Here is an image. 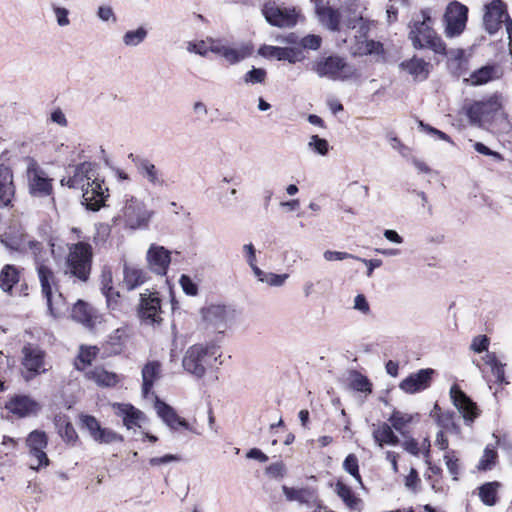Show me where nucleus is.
<instances>
[{"label": "nucleus", "instance_id": "obj_23", "mask_svg": "<svg viewBox=\"0 0 512 512\" xmlns=\"http://www.w3.org/2000/svg\"><path fill=\"white\" fill-rule=\"evenodd\" d=\"M154 407H155V410H156L158 416L171 429L177 430L179 427H182L186 430H191L190 425L186 422V420L181 418L176 413V411L171 406L166 404L165 402L157 399Z\"/></svg>", "mask_w": 512, "mask_h": 512}, {"label": "nucleus", "instance_id": "obj_39", "mask_svg": "<svg viewBox=\"0 0 512 512\" xmlns=\"http://www.w3.org/2000/svg\"><path fill=\"white\" fill-rule=\"evenodd\" d=\"M437 406L435 407L436 422L443 431L453 432L458 434L460 432L459 425L455 422V415L453 412H443L439 410L437 412Z\"/></svg>", "mask_w": 512, "mask_h": 512}, {"label": "nucleus", "instance_id": "obj_12", "mask_svg": "<svg viewBox=\"0 0 512 512\" xmlns=\"http://www.w3.org/2000/svg\"><path fill=\"white\" fill-rule=\"evenodd\" d=\"M312 70L319 77H326L332 80H346L355 76L356 70L353 66L347 64L341 57L330 56L315 61L312 64Z\"/></svg>", "mask_w": 512, "mask_h": 512}, {"label": "nucleus", "instance_id": "obj_42", "mask_svg": "<svg viewBox=\"0 0 512 512\" xmlns=\"http://www.w3.org/2000/svg\"><path fill=\"white\" fill-rule=\"evenodd\" d=\"M98 349L95 346L81 347L77 359L75 360V367L78 370H84L86 366L90 365L95 359Z\"/></svg>", "mask_w": 512, "mask_h": 512}, {"label": "nucleus", "instance_id": "obj_30", "mask_svg": "<svg viewBox=\"0 0 512 512\" xmlns=\"http://www.w3.org/2000/svg\"><path fill=\"white\" fill-rule=\"evenodd\" d=\"M335 492L343 501L345 506L354 512H361L363 509V501L355 495L349 486L341 481H338L335 486Z\"/></svg>", "mask_w": 512, "mask_h": 512}, {"label": "nucleus", "instance_id": "obj_27", "mask_svg": "<svg viewBox=\"0 0 512 512\" xmlns=\"http://www.w3.org/2000/svg\"><path fill=\"white\" fill-rule=\"evenodd\" d=\"M315 9L319 21L332 31L340 30L341 14L338 10L323 4V0H315Z\"/></svg>", "mask_w": 512, "mask_h": 512}, {"label": "nucleus", "instance_id": "obj_17", "mask_svg": "<svg viewBox=\"0 0 512 512\" xmlns=\"http://www.w3.org/2000/svg\"><path fill=\"white\" fill-rule=\"evenodd\" d=\"M139 316L147 324H159L162 321L161 300L157 292L146 290L140 295Z\"/></svg>", "mask_w": 512, "mask_h": 512}, {"label": "nucleus", "instance_id": "obj_54", "mask_svg": "<svg viewBox=\"0 0 512 512\" xmlns=\"http://www.w3.org/2000/svg\"><path fill=\"white\" fill-rule=\"evenodd\" d=\"M323 258L327 262L333 261H343L346 259H359L358 256L353 254L342 252V251H334V250H326L323 252Z\"/></svg>", "mask_w": 512, "mask_h": 512}, {"label": "nucleus", "instance_id": "obj_1", "mask_svg": "<svg viewBox=\"0 0 512 512\" xmlns=\"http://www.w3.org/2000/svg\"><path fill=\"white\" fill-rule=\"evenodd\" d=\"M67 177L61 179L62 186L79 189L82 191V203L91 210H98L105 200L106 188H103L95 176L93 164L83 162L70 166L67 169Z\"/></svg>", "mask_w": 512, "mask_h": 512}, {"label": "nucleus", "instance_id": "obj_60", "mask_svg": "<svg viewBox=\"0 0 512 512\" xmlns=\"http://www.w3.org/2000/svg\"><path fill=\"white\" fill-rule=\"evenodd\" d=\"M97 16L103 22L115 23L117 21L116 15L110 6H99L97 10Z\"/></svg>", "mask_w": 512, "mask_h": 512}, {"label": "nucleus", "instance_id": "obj_15", "mask_svg": "<svg viewBox=\"0 0 512 512\" xmlns=\"http://www.w3.org/2000/svg\"><path fill=\"white\" fill-rule=\"evenodd\" d=\"M468 8L458 1L451 2L444 14L445 34L447 37L460 35L466 26Z\"/></svg>", "mask_w": 512, "mask_h": 512}, {"label": "nucleus", "instance_id": "obj_36", "mask_svg": "<svg viewBox=\"0 0 512 512\" xmlns=\"http://www.w3.org/2000/svg\"><path fill=\"white\" fill-rule=\"evenodd\" d=\"M89 380L94 381L98 386L111 387L117 384L118 376L115 373L106 371L103 368H95L86 373Z\"/></svg>", "mask_w": 512, "mask_h": 512}, {"label": "nucleus", "instance_id": "obj_24", "mask_svg": "<svg viewBox=\"0 0 512 512\" xmlns=\"http://www.w3.org/2000/svg\"><path fill=\"white\" fill-rule=\"evenodd\" d=\"M259 53L264 57L287 60L289 63H296L303 60L302 52L291 47L264 45L259 49Z\"/></svg>", "mask_w": 512, "mask_h": 512}, {"label": "nucleus", "instance_id": "obj_37", "mask_svg": "<svg viewBox=\"0 0 512 512\" xmlns=\"http://www.w3.org/2000/svg\"><path fill=\"white\" fill-rule=\"evenodd\" d=\"M71 316L73 320L83 324L84 326L90 327L93 324V309L81 300L74 304Z\"/></svg>", "mask_w": 512, "mask_h": 512}, {"label": "nucleus", "instance_id": "obj_50", "mask_svg": "<svg viewBox=\"0 0 512 512\" xmlns=\"http://www.w3.org/2000/svg\"><path fill=\"white\" fill-rule=\"evenodd\" d=\"M82 428L86 429L91 438L102 428L100 422L91 415L81 414L79 416Z\"/></svg>", "mask_w": 512, "mask_h": 512}, {"label": "nucleus", "instance_id": "obj_19", "mask_svg": "<svg viewBox=\"0 0 512 512\" xmlns=\"http://www.w3.org/2000/svg\"><path fill=\"white\" fill-rule=\"evenodd\" d=\"M146 259L153 272L165 275L171 262V253L163 246L152 244L147 251Z\"/></svg>", "mask_w": 512, "mask_h": 512}, {"label": "nucleus", "instance_id": "obj_32", "mask_svg": "<svg viewBox=\"0 0 512 512\" xmlns=\"http://www.w3.org/2000/svg\"><path fill=\"white\" fill-rule=\"evenodd\" d=\"M372 435L379 447H383L385 444L395 446L399 443V438L387 423L373 425Z\"/></svg>", "mask_w": 512, "mask_h": 512}, {"label": "nucleus", "instance_id": "obj_3", "mask_svg": "<svg viewBox=\"0 0 512 512\" xmlns=\"http://www.w3.org/2000/svg\"><path fill=\"white\" fill-rule=\"evenodd\" d=\"M41 295L46 301L48 313L54 319L62 317L67 311V303L59 292L58 282L53 270L36 260Z\"/></svg>", "mask_w": 512, "mask_h": 512}, {"label": "nucleus", "instance_id": "obj_16", "mask_svg": "<svg viewBox=\"0 0 512 512\" xmlns=\"http://www.w3.org/2000/svg\"><path fill=\"white\" fill-rule=\"evenodd\" d=\"M450 397L453 405L462 416L466 425H472L479 417L480 410L475 402H473L457 385L450 389Z\"/></svg>", "mask_w": 512, "mask_h": 512}, {"label": "nucleus", "instance_id": "obj_4", "mask_svg": "<svg viewBox=\"0 0 512 512\" xmlns=\"http://www.w3.org/2000/svg\"><path fill=\"white\" fill-rule=\"evenodd\" d=\"M434 20L428 12L422 11L410 26L409 39L415 49H430L438 54H444L446 45L433 29Z\"/></svg>", "mask_w": 512, "mask_h": 512}, {"label": "nucleus", "instance_id": "obj_6", "mask_svg": "<svg viewBox=\"0 0 512 512\" xmlns=\"http://www.w3.org/2000/svg\"><path fill=\"white\" fill-rule=\"evenodd\" d=\"M153 216L154 211L148 209L143 200L129 196L124 200L114 221L132 230L147 229Z\"/></svg>", "mask_w": 512, "mask_h": 512}, {"label": "nucleus", "instance_id": "obj_35", "mask_svg": "<svg viewBox=\"0 0 512 512\" xmlns=\"http://www.w3.org/2000/svg\"><path fill=\"white\" fill-rule=\"evenodd\" d=\"M19 279L20 272L17 267L7 264L0 271V288L4 292H10Z\"/></svg>", "mask_w": 512, "mask_h": 512}, {"label": "nucleus", "instance_id": "obj_47", "mask_svg": "<svg viewBox=\"0 0 512 512\" xmlns=\"http://www.w3.org/2000/svg\"><path fill=\"white\" fill-rule=\"evenodd\" d=\"M465 110L471 124H479L482 120L487 119L481 101L470 104Z\"/></svg>", "mask_w": 512, "mask_h": 512}, {"label": "nucleus", "instance_id": "obj_2", "mask_svg": "<svg viewBox=\"0 0 512 512\" xmlns=\"http://www.w3.org/2000/svg\"><path fill=\"white\" fill-rule=\"evenodd\" d=\"M71 233L75 236V242L67 243V254L64 263V274L74 277L81 282H87L93 261V247L84 240L82 232L78 228H72Z\"/></svg>", "mask_w": 512, "mask_h": 512}, {"label": "nucleus", "instance_id": "obj_29", "mask_svg": "<svg viewBox=\"0 0 512 512\" xmlns=\"http://www.w3.org/2000/svg\"><path fill=\"white\" fill-rule=\"evenodd\" d=\"M30 191L35 196H48L52 192V179L40 170H35L30 176Z\"/></svg>", "mask_w": 512, "mask_h": 512}, {"label": "nucleus", "instance_id": "obj_21", "mask_svg": "<svg viewBox=\"0 0 512 512\" xmlns=\"http://www.w3.org/2000/svg\"><path fill=\"white\" fill-rule=\"evenodd\" d=\"M115 414L122 418L123 425L127 429L141 427V423L145 420V415L139 409L127 403H114L112 405Z\"/></svg>", "mask_w": 512, "mask_h": 512}, {"label": "nucleus", "instance_id": "obj_57", "mask_svg": "<svg viewBox=\"0 0 512 512\" xmlns=\"http://www.w3.org/2000/svg\"><path fill=\"white\" fill-rule=\"evenodd\" d=\"M206 41H191L187 44V51L190 53H195L200 56H206L210 51L209 46H207Z\"/></svg>", "mask_w": 512, "mask_h": 512}, {"label": "nucleus", "instance_id": "obj_8", "mask_svg": "<svg viewBox=\"0 0 512 512\" xmlns=\"http://www.w3.org/2000/svg\"><path fill=\"white\" fill-rule=\"evenodd\" d=\"M202 323L206 330L223 334L236 321V310L226 304L210 303L200 310Z\"/></svg>", "mask_w": 512, "mask_h": 512}, {"label": "nucleus", "instance_id": "obj_10", "mask_svg": "<svg viewBox=\"0 0 512 512\" xmlns=\"http://www.w3.org/2000/svg\"><path fill=\"white\" fill-rule=\"evenodd\" d=\"M483 23L490 34L504 28L508 39L512 40V19L508 16L506 5L502 0H492L484 6Z\"/></svg>", "mask_w": 512, "mask_h": 512}, {"label": "nucleus", "instance_id": "obj_25", "mask_svg": "<svg viewBox=\"0 0 512 512\" xmlns=\"http://www.w3.org/2000/svg\"><path fill=\"white\" fill-rule=\"evenodd\" d=\"M15 195L13 174L8 166L0 165V207H7L11 204Z\"/></svg>", "mask_w": 512, "mask_h": 512}, {"label": "nucleus", "instance_id": "obj_43", "mask_svg": "<svg viewBox=\"0 0 512 512\" xmlns=\"http://www.w3.org/2000/svg\"><path fill=\"white\" fill-rule=\"evenodd\" d=\"M481 102L483 104V110L487 119L500 112L503 107V97L499 94H494Z\"/></svg>", "mask_w": 512, "mask_h": 512}, {"label": "nucleus", "instance_id": "obj_46", "mask_svg": "<svg viewBox=\"0 0 512 512\" xmlns=\"http://www.w3.org/2000/svg\"><path fill=\"white\" fill-rule=\"evenodd\" d=\"M307 147L310 151L320 156H326L329 152L328 141L324 138H320L318 135H312L309 138Z\"/></svg>", "mask_w": 512, "mask_h": 512}, {"label": "nucleus", "instance_id": "obj_61", "mask_svg": "<svg viewBox=\"0 0 512 512\" xmlns=\"http://www.w3.org/2000/svg\"><path fill=\"white\" fill-rule=\"evenodd\" d=\"M180 285L183 291L190 296H195L198 292L197 285L187 275H182L180 278Z\"/></svg>", "mask_w": 512, "mask_h": 512}, {"label": "nucleus", "instance_id": "obj_58", "mask_svg": "<svg viewBox=\"0 0 512 512\" xmlns=\"http://www.w3.org/2000/svg\"><path fill=\"white\" fill-rule=\"evenodd\" d=\"M353 309L357 310L363 315H369L371 312L370 305L363 294H358L355 296L353 301Z\"/></svg>", "mask_w": 512, "mask_h": 512}, {"label": "nucleus", "instance_id": "obj_51", "mask_svg": "<svg viewBox=\"0 0 512 512\" xmlns=\"http://www.w3.org/2000/svg\"><path fill=\"white\" fill-rule=\"evenodd\" d=\"M350 386L353 390L370 393L371 392V383L367 377L363 376L360 373H354L351 376Z\"/></svg>", "mask_w": 512, "mask_h": 512}, {"label": "nucleus", "instance_id": "obj_28", "mask_svg": "<svg viewBox=\"0 0 512 512\" xmlns=\"http://www.w3.org/2000/svg\"><path fill=\"white\" fill-rule=\"evenodd\" d=\"M429 63L419 57L401 62L400 68L410 74L415 80L423 81L429 75Z\"/></svg>", "mask_w": 512, "mask_h": 512}, {"label": "nucleus", "instance_id": "obj_63", "mask_svg": "<svg viewBox=\"0 0 512 512\" xmlns=\"http://www.w3.org/2000/svg\"><path fill=\"white\" fill-rule=\"evenodd\" d=\"M496 458V452L494 450L485 449L484 454L479 462L478 468L487 470L491 468Z\"/></svg>", "mask_w": 512, "mask_h": 512}, {"label": "nucleus", "instance_id": "obj_13", "mask_svg": "<svg viewBox=\"0 0 512 512\" xmlns=\"http://www.w3.org/2000/svg\"><path fill=\"white\" fill-rule=\"evenodd\" d=\"M262 14L269 24L280 28L293 27L298 20V12L295 8L280 6L273 1L263 5Z\"/></svg>", "mask_w": 512, "mask_h": 512}, {"label": "nucleus", "instance_id": "obj_20", "mask_svg": "<svg viewBox=\"0 0 512 512\" xmlns=\"http://www.w3.org/2000/svg\"><path fill=\"white\" fill-rule=\"evenodd\" d=\"M282 491L288 501H296L309 508L321 509L322 504L314 489L311 488H290L282 486Z\"/></svg>", "mask_w": 512, "mask_h": 512}, {"label": "nucleus", "instance_id": "obj_14", "mask_svg": "<svg viewBox=\"0 0 512 512\" xmlns=\"http://www.w3.org/2000/svg\"><path fill=\"white\" fill-rule=\"evenodd\" d=\"M26 444L29 448V466L32 470H39L49 465V458L45 452L48 444L47 435L43 431H32L27 439Z\"/></svg>", "mask_w": 512, "mask_h": 512}, {"label": "nucleus", "instance_id": "obj_59", "mask_svg": "<svg viewBox=\"0 0 512 512\" xmlns=\"http://www.w3.org/2000/svg\"><path fill=\"white\" fill-rule=\"evenodd\" d=\"M113 288V275L112 271L108 268L102 270L100 276V289L103 292H109Z\"/></svg>", "mask_w": 512, "mask_h": 512}, {"label": "nucleus", "instance_id": "obj_53", "mask_svg": "<svg viewBox=\"0 0 512 512\" xmlns=\"http://www.w3.org/2000/svg\"><path fill=\"white\" fill-rule=\"evenodd\" d=\"M51 8L54 13V16H55L58 26L67 27L70 25V23H71L70 19H69L70 11L67 8L56 5V4H52Z\"/></svg>", "mask_w": 512, "mask_h": 512}, {"label": "nucleus", "instance_id": "obj_49", "mask_svg": "<svg viewBox=\"0 0 512 512\" xmlns=\"http://www.w3.org/2000/svg\"><path fill=\"white\" fill-rule=\"evenodd\" d=\"M443 458L449 473L452 475L454 480H457L458 475L460 473V465L459 459L456 456L455 451L448 450L447 452H445Z\"/></svg>", "mask_w": 512, "mask_h": 512}, {"label": "nucleus", "instance_id": "obj_34", "mask_svg": "<svg viewBox=\"0 0 512 512\" xmlns=\"http://www.w3.org/2000/svg\"><path fill=\"white\" fill-rule=\"evenodd\" d=\"M161 364L157 361L148 362L142 369V390L145 396L151 391L154 382L160 378Z\"/></svg>", "mask_w": 512, "mask_h": 512}, {"label": "nucleus", "instance_id": "obj_55", "mask_svg": "<svg viewBox=\"0 0 512 512\" xmlns=\"http://www.w3.org/2000/svg\"><path fill=\"white\" fill-rule=\"evenodd\" d=\"M490 340L486 335H478L471 341L470 349L475 353L488 351Z\"/></svg>", "mask_w": 512, "mask_h": 512}, {"label": "nucleus", "instance_id": "obj_45", "mask_svg": "<svg viewBox=\"0 0 512 512\" xmlns=\"http://www.w3.org/2000/svg\"><path fill=\"white\" fill-rule=\"evenodd\" d=\"M95 442L99 444H111L114 442H122L123 437L117 432L113 431L109 428L102 427L96 435L92 438Z\"/></svg>", "mask_w": 512, "mask_h": 512}, {"label": "nucleus", "instance_id": "obj_11", "mask_svg": "<svg viewBox=\"0 0 512 512\" xmlns=\"http://www.w3.org/2000/svg\"><path fill=\"white\" fill-rule=\"evenodd\" d=\"M46 352L37 344L26 343L21 348V373L25 380L48 371L46 368Z\"/></svg>", "mask_w": 512, "mask_h": 512}, {"label": "nucleus", "instance_id": "obj_33", "mask_svg": "<svg viewBox=\"0 0 512 512\" xmlns=\"http://www.w3.org/2000/svg\"><path fill=\"white\" fill-rule=\"evenodd\" d=\"M140 174L154 187H163L165 181L162 178L160 171L149 160L142 159L138 164Z\"/></svg>", "mask_w": 512, "mask_h": 512}, {"label": "nucleus", "instance_id": "obj_62", "mask_svg": "<svg viewBox=\"0 0 512 512\" xmlns=\"http://www.w3.org/2000/svg\"><path fill=\"white\" fill-rule=\"evenodd\" d=\"M483 360L492 368L493 373L497 374L498 376L503 373L502 365L499 363L494 353L487 352L483 356Z\"/></svg>", "mask_w": 512, "mask_h": 512}, {"label": "nucleus", "instance_id": "obj_56", "mask_svg": "<svg viewBox=\"0 0 512 512\" xmlns=\"http://www.w3.org/2000/svg\"><path fill=\"white\" fill-rule=\"evenodd\" d=\"M288 274H275V273H267L261 278V282L266 283L270 286L280 287L285 281L288 279Z\"/></svg>", "mask_w": 512, "mask_h": 512}, {"label": "nucleus", "instance_id": "obj_18", "mask_svg": "<svg viewBox=\"0 0 512 512\" xmlns=\"http://www.w3.org/2000/svg\"><path fill=\"white\" fill-rule=\"evenodd\" d=\"M435 371L431 368L420 369L403 379L399 388L407 394H415L427 389L432 381Z\"/></svg>", "mask_w": 512, "mask_h": 512}, {"label": "nucleus", "instance_id": "obj_52", "mask_svg": "<svg viewBox=\"0 0 512 512\" xmlns=\"http://www.w3.org/2000/svg\"><path fill=\"white\" fill-rule=\"evenodd\" d=\"M266 76L267 72L265 69L253 67L244 75L243 80L246 84H262L264 83Z\"/></svg>", "mask_w": 512, "mask_h": 512}, {"label": "nucleus", "instance_id": "obj_44", "mask_svg": "<svg viewBox=\"0 0 512 512\" xmlns=\"http://www.w3.org/2000/svg\"><path fill=\"white\" fill-rule=\"evenodd\" d=\"M498 486L497 482H489L480 487L479 497L485 505H495Z\"/></svg>", "mask_w": 512, "mask_h": 512}, {"label": "nucleus", "instance_id": "obj_5", "mask_svg": "<svg viewBox=\"0 0 512 512\" xmlns=\"http://www.w3.org/2000/svg\"><path fill=\"white\" fill-rule=\"evenodd\" d=\"M358 10V5L356 3H351L349 6L343 8L342 13L351 12V16H347L344 20V24L349 29L359 28V37L355 34V45L352 47V52L355 55H374V56H382L384 49L383 45L380 42L369 40L365 38V34L368 31V27L365 25L363 17Z\"/></svg>", "mask_w": 512, "mask_h": 512}, {"label": "nucleus", "instance_id": "obj_31", "mask_svg": "<svg viewBox=\"0 0 512 512\" xmlns=\"http://www.w3.org/2000/svg\"><path fill=\"white\" fill-rule=\"evenodd\" d=\"M123 283L128 290H133L142 285L147 280V273L144 269L135 265H124L123 269Z\"/></svg>", "mask_w": 512, "mask_h": 512}, {"label": "nucleus", "instance_id": "obj_48", "mask_svg": "<svg viewBox=\"0 0 512 512\" xmlns=\"http://www.w3.org/2000/svg\"><path fill=\"white\" fill-rule=\"evenodd\" d=\"M343 468L347 473L353 476V478L359 483L360 486H363L356 455L349 454L343 462Z\"/></svg>", "mask_w": 512, "mask_h": 512}, {"label": "nucleus", "instance_id": "obj_41", "mask_svg": "<svg viewBox=\"0 0 512 512\" xmlns=\"http://www.w3.org/2000/svg\"><path fill=\"white\" fill-rule=\"evenodd\" d=\"M57 426L59 434L62 439L68 444H74L78 439V435L73 425L66 419V417H59L57 419Z\"/></svg>", "mask_w": 512, "mask_h": 512}, {"label": "nucleus", "instance_id": "obj_22", "mask_svg": "<svg viewBox=\"0 0 512 512\" xmlns=\"http://www.w3.org/2000/svg\"><path fill=\"white\" fill-rule=\"evenodd\" d=\"M503 76V69L498 64H489L473 71L465 81L472 86L485 85L489 82L500 79Z\"/></svg>", "mask_w": 512, "mask_h": 512}, {"label": "nucleus", "instance_id": "obj_40", "mask_svg": "<svg viewBox=\"0 0 512 512\" xmlns=\"http://www.w3.org/2000/svg\"><path fill=\"white\" fill-rule=\"evenodd\" d=\"M412 420L413 415L398 410H394L388 419L390 426L402 435L406 433V429Z\"/></svg>", "mask_w": 512, "mask_h": 512}, {"label": "nucleus", "instance_id": "obj_38", "mask_svg": "<svg viewBox=\"0 0 512 512\" xmlns=\"http://www.w3.org/2000/svg\"><path fill=\"white\" fill-rule=\"evenodd\" d=\"M148 31L143 26L133 30H127L122 35V44L127 48H134L139 46L147 38Z\"/></svg>", "mask_w": 512, "mask_h": 512}, {"label": "nucleus", "instance_id": "obj_26", "mask_svg": "<svg viewBox=\"0 0 512 512\" xmlns=\"http://www.w3.org/2000/svg\"><path fill=\"white\" fill-rule=\"evenodd\" d=\"M6 408L19 417H27L36 414L40 405L28 396H16L7 403Z\"/></svg>", "mask_w": 512, "mask_h": 512}, {"label": "nucleus", "instance_id": "obj_64", "mask_svg": "<svg viewBox=\"0 0 512 512\" xmlns=\"http://www.w3.org/2000/svg\"><path fill=\"white\" fill-rule=\"evenodd\" d=\"M285 472H286V468H285V465L283 464V462L272 463L266 468V473L269 476L274 477V478L284 477Z\"/></svg>", "mask_w": 512, "mask_h": 512}, {"label": "nucleus", "instance_id": "obj_7", "mask_svg": "<svg viewBox=\"0 0 512 512\" xmlns=\"http://www.w3.org/2000/svg\"><path fill=\"white\" fill-rule=\"evenodd\" d=\"M218 347L213 343L195 344L190 346L182 360L184 370L197 378H202L211 360H216Z\"/></svg>", "mask_w": 512, "mask_h": 512}, {"label": "nucleus", "instance_id": "obj_9", "mask_svg": "<svg viewBox=\"0 0 512 512\" xmlns=\"http://www.w3.org/2000/svg\"><path fill=\"white\" fill-rule=\"evenodd\" d=\"M210 52L223 58L228 64L236 65L253 54V46L244 41L228 42L220 38H208Z\"/></svg>", "mask_w": 512, "mask_h": 512}]
</instances>
